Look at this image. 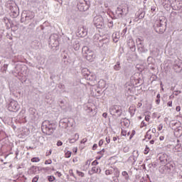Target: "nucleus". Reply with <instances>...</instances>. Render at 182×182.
Here are the masks:
<instances>
[{
    "label": "nucleus",
    "mask_w": 182,
    "mask_h": 182,
    "mask_svg": "<svg viewBox=\"0 0 182 182\" xmlns=\"http://www.w3.org/2000/svg\"><path fill=\"white\" fill-rule=\"evenodd\" d=\"M41 130L45 134L50 136L56 130V125L50 121L46 120L42 123Z\"/></svg>",
    "instance_id": "1"
},
{
    "label": "nucleus",
    "mask_w": 182,
    "mask_h": 182,
    "mask_svg": "<svg viewBox=\"0 0 182 182\" xmlns=\"http://www.w3.org/2000/svg\"><path fill=\"white\" fill-rule=\"evenodd\" d=\"M7 109L9 112H18L19 109H21V105L18 101L15 100H11L9 104L7 105Z\"/></svg>",
    "instance_id": "2"
},
{
    "label": "nucleus",
    "mask_w": 182,
    "mask_h": 182,
    "mask_svg": "<svg viewBox=\"0 0 182 182\" xmlns=\"http://www.w3.org/2000/svg\"><path fill=\"white\" fill-rule=\"evenodd\" d=\"M129 12V7L127 6V4L119 6L117 7L115 14L119 18H122V16H126Z\"/></svg>",
    "instance_id": "3"
},
{
    "label": "nucleus",
    "mask_w": 182,
    "mask_h": 182,
    "mask_svg": "<svg viewBox=\"0 0 182 182\" xmlns=\"http://www.w3.org/2000/svg\"><path fill=\"white\" fill-rule=\"evenodd\" d=\"M109 113L112 116L120 117L123 113V108L120 105H113L109 108Z\"/></svg>",
    "instance_id": "4"
},
{
    "label": "nucleus",
    "mask_w": 182,
    "mask_h": 182,
    "mask_svg": "<svg viewBox=\"0 0 182 182\" xmlns=\"http://www.w3.org/2000/svg\"><path fill=\"white\" fill-rule=\"evenodd\" d=\"M82 54L86 58L87 60L92 62L93 60V51L87 46L82 48Z\"/></svg>",
    "instance_id": "5"
},
{
    "label": "nucleus",
    "mask_w": 182,
    "mask_h": 182,
    "mask_svg": "<svg viewBox=\"0 0 182 182\" xmlns=\"http://www.w3.org/2000/svg\"><path fill=\"white\" fill-rule=\"evenodd\" d=\"M93 22L95 26H96V28H97L98 29H101V28H103V26H105V22L102 16H95L94 18Z\"/></svg>",
    "instance_id": "6"
},
{
    "label": "nucleus",
    "mask_w": 182,
    "mask_h": 182,
    "mask_svg": "<svg viewBox=\"0 0 182 182\" xmlns=\"http://www.w3.org/2000/svg\"><path fill=\"white\" fill-rule=\"evenodd\" d=\"M165 170H166V173L168 174H170V173H171V171H173L174 170V166L171 164H167L166 166L161 168L159 169V171H160V173H161V174H164V173H166Z\"/></svg>",
    "instance_id": "7"
},
{
    "label": "nucleus",
    "mask_w": 182,
    "mask_h": 182,
    "mask_svg": "<svg viewBox=\"0 0 182 182\" xmlns=\"http://www.w3.org/2000/svg\"><path fill=\"white\" fill-rule=\"evenodd\" d=\"M164 23H166V22H164V21H163V19H159V20H156L154 24V28H155L156 31L159 32H159L163 33V26H164Z\"/></svg>",
    "instance_id": "8"
},
{
    "label": "nucleus",
    "mask_w": 182,
    "mask_h": 182,
    "mask_svg": "<svg viewBox=\"0 0 182 182\" xmlns=\"http://www.w3.org/2000/svg\"><path fill=\"white\" fill-rule=\"evenodd\" d=\"M77 6L80 11H87V8H89L87 5H86V0H80Z\"/></svg>",
    "instance_id": "9"
},
{
    "label": "nucleus",
    "mask_w": 182,
    "mask_h": 182,
    "mask_svg": "<svg viewBox=\"0 0 182 182\" xmlns=\"http://www.w3.org/2000/svg\"><path fill=\"white\" fill-rule=\"evenodd\" d=\"M55 36H58V35L53 34L50 36L49 45H51L53 48H56L59 45V41L55 38Z\"/></svg>",
    "instance_id": "10"
},
{
    "label": "nucleus",
    "mask_w": 182,
    "mask_h": 182,
    "mask_svg": "<svg viewBox=\"0 0 182 182\" xmlns=\"http://www.w3.org/2000/svg\"><path fill=\"white\" fill-rule=\"evenodd\" d=\"M159 159L161 164H166L168 161V155L164 153L160 154L159 155Z\"/></svg>",
    "instance_id": "11"
},
{
    "label": "nucleus",
    "mask_w": 182,
    "mask_h": 182,
    "mask_svg": "<svg viewBox=\"0 0 182 182\" xmlns=\"http://www.w3.org/2000/svg\"><path fill=\"white\" fill-rule=\"evenodd\" d=\"M59 126L60 127H62V129H68V127L69 126V119L64 118L60 120Z\"/></svg>",
    "instance_id": "12"
},
{
    "label": "nucleus",
    "mask_w": 182,
    "mask_h": 182,
    "mask_svg": "<svg viewBox=\"0 0 182 182\" xmlns=\"http://www.w3.org/2000/svg\"><path fill=\"white\" fill-rule=\"evenodd\" d=\"M39 171H41V170L39 169V166H32L28 171V173L30 175L32 174H38Z\"/></svg>",
    "instance_id": "13"
},
{
    "label": "nucleus",
    "mask_w": 182,
    "mask_h": 182,
    "mask_svg": "<svg viewBox=\"0 0 182 182\" xmlns=\"http://www.w3.org/2000/svg\"><path fill=\"white\" fill-rule=\"evenodd\" d=\"M96 173H99V174H100V173H102V169H100V167L94 166L91 168V170H90L88 171V174L90 176H93V174H96Z\"/></svg>",
    "instance_id": "14"
},
{
    "label": "nucleus",
    "mask_w": 182,
    "mask_h": 182,
    "mask_svg": "<svg viewBox=\"0 0 182 182\" xmlns=\"http://www.w3.org/2000/svg\"><path fill=\"white\" fill-rule=\"evenodd\" d=\"M93 41H94L95 45L100 46V43H99L102 42V36H100V35H99V34H95L93 36Z\"/></svg>",
    "instance_id": "15"
},
{
    "label": "nucleus",
    "mask_w": 182,
    "mask_h": 182,
    "mask_svg": "<svg viewBox=\"0 0 182 182\" xmlns=\"http://www.w3.org/2000/svg\"><path fill=\"white\" fill-rule=\"evenodd\" d=\"M77 32H78L80 36H81V37H84V36H86V35H87V30L85 27H81V28H78Z\"/></svg>",
    "instance_id": "16"
},
{
    "label": "nucleus",
    "mask_w": 182,
    "mask_h": 182,
    "mask_svg": "<svg viewBox=\"0 0 182 182\" xmlns=\"http://www.w3.org/2000/svg\"><path fill=\"white\" fill-rule=\"evenodd\" d=\"M173 69L176 70V72H180L182 70V63L181 61L176 63L173 65Z\"/></svg>",
    "instance_id": "17"
},
{
    "label": "nucleus",
    "mask_w": 182,
    "mask_h": 182,
    "mask_svg": "<svg viewBox=\"0 0 182 182\" xmlns=\"http://www.w3.org/2000/svg\"><path fill=\"white\" fill-rule=\"evenodd\" d=\"M137 157H139V151H134L132 153V156H131L129 159H131V160L132 159L134 163H136V161H137Z\"/></svg>",
    "instance_id": "18"
},
{
    "label": "nucleus",
    "mask_w": 182,
    "mask_h": 182,
    "mask_svg": "<svg viewBox=\"0 0 182 182\" xmlns=\"http://www.w3.org/2000/svg\"><path fill=\"white\" fill-rule=\"evenodd\" d=\"M73 48L75 50H79V49H80V44L79 43V41L75 40L73 41Z\"/></svg>",
    "instance_id": "19"
},
{
    "label": "nucleus",
    "mask_w": 182,
    "mask_h": 182,
    "mask_svg": "<svg viewBox=\"0 0 182 182\" xmlns=\"http://www.w3.org/2000/svg\"><path fill=\"white\" fill-rule=\"evenodd\" d=\"M90 163H91L90 160H87L85 162V165L82 167L83 171H86V170H87L89 167H90Z\"/></svg>",
    "instance_id": "20"
},
{
    "label": "nucleus",
    "mask_w": 182,
    "mask_h": 182,
    "mask_svg": "<svg viewBox=\"0 0 182 182\" xmlns=\"http://www.w3.org/2000/svg\"><path fill=\"white\" fill-rule=\"evenodd\" d=\"M77 140H79V134H75V138L69 139V143H76V141H77Z\"/></svg>",
    "instance_id": "21"
},
{
    "label": "nucleus",
    "mask_w": 182,
    "mask_h": 182,
    "mask_svg": "<svg viewBox=\"0 0 182 182\" xmlns=\"http://www.w3.org/2000/svg\"><path fill=\"white\" fill-rule=\"evenodd\" d=\"M98 85L101 89L103 87H106V82H105V80H101L99 81Z\"/></svg>",
    "instance_id": "22"
},
{
    "label": "nucleus",
    "mask_w": 182,
    "mask_h": 182,
    "mask_svg": "<svg viewBox=\"0 0 182 182\" xmlns=\"http://www.w3.org/2000/svg\"><path fill=\"white\" fill-rule=\"evenodd\" d=\"M122 176H123V177H124L125 180H129V173H127V172L126 171H122Z\"/></svg>",
    "instance_id": "23"
},
{
    "label": "nucleus",
    "mask_w": 182,
    "mask_h": 182,
    "mask_svg": "<svg viewBox=\"0 0 182 182\" xmlns=\"http://www.w3.org/2000/svg\"><path fill=\"white\" fill-rule=\"evenodd\" d=\"M146 139H148V140H151L152 139V135L150 134V129L147 131L146 134L145 136Z\"/></svg>",
    "instance_id": "24"
},
{
    "label": "nucleus",
    "mask_w": 182,
    "mask_h": 182,
    "mask_svg": "<svg viewBox=\"0 0 182 182\" xmlns=\"http://www.w3.org/2000/svg\"><path fill=\"white\" fill-rule=\"evenodd\" d=\"M176 5L177 6V9H181L182 7V2L180 1H176Z\"/></svg>",
    "instance_id": "25"
},
{
    "label": "nucleus",
    "mask_w": 182,
    "mask_h": 182,
    "mask_svg": "<svg viewBox=\"0 0 182 182\" xmlns=\"http://www.w3.org/2000/svg\"><path fill=\"white\" fill-rule=\"evenodd\" d=\"M32 163H39L41 161V159L39 157H34L31 159Z\"/></svg>",
    "instance_id": "26"
},
{
    "label": "nucleus",
    "mask_w": 182,
    "mask_h": 182,
    "mask_svg": "<svg viewBox=\"0 0 182 182\" xmlns=\"http://www.w3.org/2000/svg\"><path fill=\"white\" fill-rule=\"evenodd\" d=\"M114 70H120V63L117 62V64L114 66Z\"/></svg>",
    "instance_id": "27"
},
{
    "label": "nucleus",
    "mask_w": 182,
    "mask_h": 182,
    "mask_svg": "<svg viewBox=\"0 0 182 182\" xmlns=\"http://www.w3.org/2000/svg\"><path fill=\"white\" fill-rule=\"evenodd\" d=\"M105 174H106V176H110V175L113 174V170H112V169L106 170Z\"/></svg>",
    "instance_id": "28"
},
{
    "label": "nucleus",
    "mask_w": 182,
    "mask_h": 182,
    "mask_svg": "<svg viewBox=\"0 0 182 182\" xmlns=\"http://www.w3.org/2000/svg\"><path fill=\"white\" fill-rule=\"evenodd\" d=\"M65 156L66 157V159H69L70 158V156H72V152L70 151H68L65 154Z\"/></svg>",
    "instance_id": "29"
},
{
    "label": "nucleus",
    "mask_w": 182,
    "mask_h": 182,
    "mask_svg": "<svg viewBox=\"0 0 182 182\" xmlns=\"http://www.w3.org/2000/svg\"><path fill=\"white\" fill-rule=\"evenodd\" d=\"M129 112L130 113H132V114H134V113H136V108H134L133 107H130Z\"/></svg>",
    "instance_id": "30"
},
{
    "label": "nucleus",
    "mask_w": 182,
    "mask_h": 182,
    "mask_svg": "<svg viewBox=\"0 0 182 182\" xmlns=\"http://www.w3.org/2000/svg\"><path fill=\"white\" fill-rule=\"evenodd\" d=\"M156 128H153L151 129V133L154 134L155 137H159V133L156 134Z\"/></svg>",
    "instance_id": "31"
},
{
    "label": "nucleus",
    "mask_w": 182,
    "mask_h": 182,
    "mask_svg": "<svg viewBox=\"0 0 182 182\" xmlns=\"http://www.w3.org/2000/svg\"><path fill=\"white\" fill-rule=\"evenodd\" d=\"M3 21L6 23V26H8V24L9 23V19H8L6 17H4L3 18Z\"/></svg>",
    "instance_id": "32"
},
{
    "label": "nucleus",
    "mask_w": 182,
    "mask_h": 182,
    "mask_svg": "<svg viewBox=\"0 0 182 182\" xmlns=\"http://www.w3.org/2000/svg\"><path fill=\"white\" fill-rule=\"evenodd\" d=\"M39 181V175L36 176L33 180L32 182H38Z\"/></svg>",
    "instance_id": "33"
},
{
    "label": "nucleus",
    "mask_w": 182,
    "mask_h": 182,
    "mask_svg": "<svg viewBox=\"0 0 182 182\" xmlns=\"http://www.w3.org/2000/svg\"><path fill=\"white\" fill-rule=\"evenodd\" d=\"M77 174H78V176H80V177H85V173L83 172L77 171Z\"/></svg>",
    "instance_id": "34"
},
{
    "label": "nucleus",
    "mask_w": 182,
    "mask_h": 182,
    "mask_svg": "<svg viewBox=\"0 0 182 182\" xmlns=\"http://www.w3.org/2000/svg\"><path fill=\"white\" fill-rule=\"evenodd\" d=\"M121 134H122V136H127V131L122 129Z\"/></svg>",
    "instance_id": "35"
},
{
    "label": "nucleus",
    "mask_w": 182,
    "mask_h": 182,
    "mask_svg": "<svg viewBox=\"0 0 182 182\" xmlns=\"http://www.w3.org/2000/svg\"><path fill=\"white\" fill-rule=\"evenodd\" d=\"M48 181L50 182L55 181L54 176H48Z\"/></svg>",
    "instance_id": "36"
},
{
    "label": "nucleus",
    "mask_w": 182,
    "mask_h": 182,
    "mask_svg": "<svg viewBox=\"0 0 182 182\" xmlns=\"http://www.w3.org/2000/svg\"><path fill=\"white\" fill-rule=\"evenodd\" d=\"M146 126H147V123H146V122H144V121H142L141 123V128L146 127Z\"/></svg>",
    "instance_id": "37"
},
{
    "label": "nucleus",
    "mask_w": 182,
    "mask_h": 182,
    "mask_svg": "<svg viewBox=\"0 0 182 182\" xmlns=\"http://www.w3.org/2000/svg\"><path fill=\"white\" fill-rule=\"evenodd\" d=\"M134 134H136V131L133 130L129 136L130 140H132V139H133V136H134Z\"/></svg>",
    "instance_id": "38"
},
{
    "label": "nucleus",
    "mask_w": 182,
    "mask_h": 182,
    "mask_svg": "<svg viewBox=\"0 0 182 182\" xmlns=\"http://www.w3.org/2000/svg\"><path fill=\"white\" fill-rule=\"evenodd\" d=\"M114 176L115 177H119V176H120V172L119 171V170H115Z\"/></svg>",
    "instance_id": "39"
},
{
    "label": "nucleus",
    "mask_w": 182,
    "mask_h": 182,
    "mask_svg": "<svg viewBox=\"0 0 182 182\" xmlns=\"http://www.w3.org/2000/svg\"><path fill=\"white\" fill-rule=\"evenodd\" d=\"M97 153H98V154H100L101 156H104L105 155V149L98 151Z\"/></svg>",
    "instance_id": "40"
},
{
    "label": "nucleus",
    "mask_w": 182,
    "mask_h": 182,
    "mask_svg": "<svg viewBox=\"0 0 182 182\" xmlns=\"http://www.w3.org/2000/svg\"><path fill=\"white\" fill-rule=\"evenodd\" d=\"M149 151H150V149H149V147L146 146L145 150H144V154H148Z\"/></svg>",
    "instance_id": "41"
},
{
    "label": "nucleus",
    "mask_w": 182,
    "mask_h": 182,
    "mask_svg": "<svg viewBox=\"0 0 182 182\" xmlns=\"http://www.w3.org/2000/svg\"><path fill=\"white\" fill-rule=\"evenodd\" d=\"M69 174L71 176V177H75V173H73V170H70L69 171Z\"/></svg>",
    "instance_id": "42"
},
{
    "label": "nucleus",
    "mask_w": 182,
    "mask_h": 182,
    "mask_svg": "<svg viewBox=\"0 0 182 182\" xmlns=\"http://www.w3.org/2000/svg\"><path fill=\"white\" fill-rule=\"evenodd\" d=\"M97 164H99V162L97 161V160H95V161L92 163V166H97Z\"/></svg>",
    "instance_id": "43"
},
{
    "label": "nucleus",
    "mask_w": 182,
    "mask_h": 182,
    "mask_svg": "<svg viewBox=\"0 0 182 182\" xmlns=\"http://www.w3.org/2000/svg\"><path fill=\"white\" fill-rule=\"evenodd\" d=\"M167 106H168L169 107H171L173 106V101H169L167 103Z\"/></svg>",
    "instance_id": "44"
},
{
    "label": "nucleus",
    "mask_w": 182,
    "mask_h": 182,
    "mask_svg": "<svg viewBox=\"0 0 182 182\" xmlns=\"http://www.w3.org/2000/svg\"><path fill=\"white\" fill-rule=\"evenodd\" d=\"M146 122H150V115H147L145 117Z\"/></svg>",
    "instance_id": "45"
},
{
    "label": "nucleus",
    "mask_w": 182,
    "mask_h": 182,
    "mask_svg": "<svg viewBox=\"0 0 182 182\" xmlns=\"http://www.w3.org/2000/svg\"><path fill=\"white\" fill-rule=\"evenodd\" d=\"M103 143H104V141H103V139H101V140H100V141H99V146H103Z\"/></svg>",
    "instance_id": "46"
},
{
    "label": "nucleus",
    "mask_w": 182,
    "mask_h": 182,
    "mask_svg": "<svg viewBox=\"0 0 182 182\" xmlns=\"http://www.w3.org/2000/svg\"><path fill=\"white\" fill-rule=\"evenodd\" d=\"M158 130L160 132L161 130H163V125L162 124H159L158 127Z\"/></svg>",
    "instance_id": "47"
},
{
    "label": "nucleus",
    "mask_w": 182,
    "mask_h": 182,
    "mask_svg": "<svg viewBox=\"0 0 182 182\" xmlns=\"http://www.w3.org/2000/svg\"><path fill=\"white\" fill-rule=\"evenodd\" d=\"M90 76H92V75H90V74L87 75V80H93V78H90Z\"/></svg>",
    "instance_id": "48"
},
{
    "label": "nucleus",
    "mask_w": 182,
    "mask_h": 182,
    "mask_svg": "<svg viewBox=\"0 0 182 182\" xmlns=\"http://www.w3.org/2000/svg\"><path fill=\"white\" fill-rule=\"evenodd\" d=\"M62 144H63V143L61 141H58L57 142V146H62Z\"/></svg>",
    "instance_id": "49"
},
{
    "label": "nucleus",
    "mask_w": 182,
    "mask_h": 182,
    "mask_svg": "<svg viewBox=\"0 0 182 182\" xmlns=\"http://www.w3.org/2000/svg\"><path fill=\"white\" fill-rule=\"evenodd\" d=\"M176 112H180V110H181V107L180 106H177L176 107Z\"/></svg>",
    "instance_id": "50"
},
{
    "label": "nucleus",
    "mask_w": 182,
    "mask_h": 182,
    "mask_svg": "<svg viewBox=\"0 0 182 182\" xmlns=\"http://www.w3.org/2000/svg\"><path fill=\"white\" fill-rule=\"evenodd\" d=\"M106 141L107 143V144H109V143H110V137H106Z\"/></svg>",
    "instance_id": "51"
},
{
    "label": "nucleus",
    "mask_w": 182,
    "mask_h": 182,
    "mask_svg": "<svg viewBox=\"0 0 182 182\" xmlns=\"http://www.w3.org/2000/svg\"><path fill=\"white\" fill-rule=\"evenodd\" d=\"M56 175L58 176V177H62V173L59 171L56 172Z\"/></svg>",
    "instance_id": "52"
},
{
    "label": "nucleus",
    "mask_w": 182,
    "mask_h": 182,
    "mask_svg": "<svg viewBox=\"0 0 182 182\" xmlns=\"http://www.w3.org/2000/svg\"><path fill=\"white\" fill-rule=\"evenodd\" d=\"M96 149H97V144H95L92 146V150H96Z\"/></svg>",
    "instance_id": "53"
},
{
    "label": "nucleus",
    "mask_w": 182,
    "mask_h": 182,
    "mask_svg": "<svg viewBox=\"0 0 182 182\" xmlns=\"http://www.w3.org/2000/svg\"><path fill=\"white\" fill-rule=\"evenodd\" d=\"M54 1H56L57 2H58L60 5H62V4H63V1L62 0H54Z\"/></svg>",
    "instance_id": "54"
},
{
    "label": "nucleus",
    "mask_w": 182,
    "mask_h": 182,
    "mask_svg": "<svg viewBox=\"0 0 182 182\" xmlns=\"http://www.w3.org/2000/svg\"><path fill=\"white\" fill-rule=\"evenodd\" d=\"M102 117H105V119H106V117H107V113L104 112V113L102 114Z\"/></svg>",
    "instance_id": "55"
},
{
    "label": "nucleus",
    "mask_w": 182,
    "mask_h": 182,
    "mask_svg": "<svg viewBox=\"0 0 182 182\" xmlns=\"http://www.w3.org/2000/svg\"><path fill=\"white\" fill-rule=\"evenodd\" d=\"M123 124H125L126 127H129V122H124Z\"/></svg>",
    "instance_id": "56"
},
{
    "label": "nucleus",
    "mask_w": 182,
    "mask_h": 182,
    "mask_svg": "<svg viewBox=\"0 0 182 182\" xmlns=\"http://www.w3.org/2000/svg\"><path fill=\"white\" fill-rule=\"evenodd\" d=\"M86 141H87V139H83L81 141V143H82V144H85V143H86Z\"/></svg>",
    "instance_id": "57"
},
{
    "label": "nucleus",
    "mask_w": 182,
    "mask_h": 182,
    "mask_svg": "<svg viewBox=\"0 0 182 182\" xmlns=\"http://www.w3.org/2000/svg\"><path fill=\"white\" fill-rule=\"evenodd\" d=\"M156 105H160V99L157 98V100H156Z\"/></svg>",
    "instance_id": "58"
},
{
    "label": "nucleus",
    "mask_w": 182,
    "mask_h": 182,
    "mask_svg": "<svg viewBox=\"0 0 182 182\" xmlns=\"http://www.w3.org/2000/svg\"><path fill=\"white\" fill-rule=\"evenodd\" d=\"M141 106H143V104H142L141 102H139V103L137 104V107L139 108V107H140Z\"/></svg>",
    "instance_id": "59"
},
{
    "label": "nucleus",
    "mask_w": 182,
    "mask_h": 182,
    "mask_svg": "<svg viewBox=\"0 0 182 182\" xmlns=\"http://www.w3.org/2000/svg\"><path fill=\"white\" fill-rule=\"evenodd\" d=\"M52 154V150H50L48 153L46 154V156H50Z\"/></svg>",
    "instance_id": "60"
},
{
    "label": "nucleus",
    "mask_w": 182,
    "mask_h": 182,
    "mask_svg": "<svg viewBox=\"0 0 182 182\" xmlns=\"http://www.w3.org/2000/svg\"><path fill=\"white\" fill-rule=\"evenodd\" d=\"M154 141H155V139H154V138H153V139L151 140L149 143H150V144H153L154 143Z\"/></svg>",
    "instance_id": "61"
},
{
    "label": "nucleus",
    "mask_w": 182,
    "mask_h": 182,
    "mask_svg": "<svg viewBox=\"0 0 182 182\" xmlns=\"http://www.w3.org/2000/svg\"><path fill=\"white\" fill-rule=\"evenodd\" d=\"M159 140H160L161 141H163V140H164V137L163 136H161L159 137Z\"/></svg>",
    "instance_id": "62"
},
{
    "label": "nucleus",
    "mask_w": 182,
    "mask_h": 182,
    "mask_svg": "<svg viewBox=\"0 0 182 182\" xmlns=\"http://www.w3.org/2000/svg\"><path fill=\"white\" fill-rule=\"evenodd\" d=\"M45 164H52V161H50V162H48V161H46Z\"/></svg>",
    "instance_id": "63"
},
{
    "label": "nucleus",
    "mask_w": 182,
    "mask_h": 182,
    "mask_svg": "<svg viewBox=\"0 0 182 182\" xmlns=\"http://www.w3.org/2000/svg\"><path fill=\"white\" fill-rule=\"evenodd\" d=\"M102 157H103V156L100 155V156H97V159H98V160H100V159H102Z\"/></svg>",
    "instance_id": "64"
}]
</instances>
